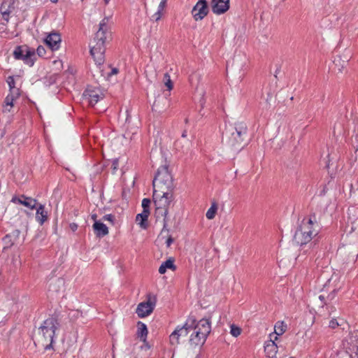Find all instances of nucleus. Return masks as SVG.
<instances>
[{
	"label": "nucleus",
	"instance_id": "1",
	"mask_svg": "<svg viewBox=\"0 0 358 358\" xmlns=\"http://www.w3.org/2000/svg\"><path fill=\"white\" fill-rule=\"evenodd\" d=\"M247 130L244 122L229 125L224 133L223 141L232 150H239L247 143Z\"/></svg>",
	"mask_w": 358,
	"mask_h": 358
},
{
	"label": "nucleus",
	"instance_id": "2",
	"mask_svg": "<svg viewBox=\"0 0 358 358\" xmlns=\"http://www.w3.org/2000/svg\"><path fill=\"white\" fill-rule=\"evenodd\" d=\"M108 21V20L107 18H104L101 21L99 29L94 38V43H95V44L90 48L91 55L98 65L102 64L104 62V52L106 50L104 44L106 40L110 36Z\"/></svg>",
	"mask_w": 358,
	"mask_h": 358
},
{
	"label": "nucleus",
	"instance_id": "3",
	"mask_svg": "<svg viewBox=\"0 0 358 358\" xmlns=\"http://www.w3.org/2000/svg\"><path fill=\"white\" fill-rule=\"evenodd\" d=\"M319 232V225L315 215L306 217L297 228L294 236V241L300 245L309 243Z\"/></svg>",
	"mask_w": 358,
	"mask_h": 358
},
{
	"label": "nucleus",
	"instance_id": "4",
	"mask_svg": "<svg viewBox=\"0 0 358 358\" xmlns=\"http://www.w3.org/2000/svg\"><path fill=\"white\" fill-rule=\"evenodd\" d=\"M59 327V323L57 318L51 317L46 319L38 329L36 336L37 343L45 350L50 349L55 331L58 329Z\"/></svg>",
	"mask_w": 358,
	"mask_h": 358
},
{
	"label": "nucleus",
	"instance_id": "5",
	"mask_svg": "<svg viewBox=\"0 0 358 358\" xmlns=\"http://www.w3.org/2000/svg\"><path fill=\"white\" fill-rule=\"evenodd\" d=\"M211 326L209 319L196 320L191 317L189 329V343L192 345H202L206 342L207 336L210 334Z\"/></svg>",
	"mask_w": 358,
	"mask_h": 358
},
{
	"label": "nucleus",
	"instance_id": "6",
	"mask_svg": "<svg viewBox=\"0 0 358 358\" xmlns=\"http://www.w3.org/2000/svg\"><path fill=\"white\" fill-rule=\"evenodd\" d=\"M153 191L162 192L164 190H173V184L172 176L168 171L167 166H162L157 169L152 181Z\"/></svg>",
	"mask_w": 358,
	"mask_h": 358
},
{
	"label": "nucleus",
	"instance_id": "7",
	"mask_svg": "<svg viewBox=\"0 0 358 358\" xmlns=\"http://www.w3.org/2000/svg\"><path fill=\"white\" fill-rule=\"evenodd\" d=\"M153 199L156 206V211L162 216L166 217L168 209L173 200V190H164L162 192L153 191Z\"/></svg>",
	"mask_w": 358,
	"mask_h": 358
},
{
	"label": "nucleus",
	"instance_id": "8",
	"mask_svg": "<svg viewBox=\"0 0 358 358\" xmlns=\"http://www.w3.org/2000/svg\"><path fill=\"white\" fill-rule=\"evenodd\" d=\"M157 303V297L154 294H149L147 296V301L140 303L136 308V313L139 317H145L150 315Z\"/></svg>",
	"mask_w": 358,
	"mask_h": 358
},
{
	"label": "nucleus",
	"instance_id": "9",
	"mask_svg": "<svg viewBox=\"0 0 358 358\" xmlns=\"http://www.w3.org/2000/svg\"><path fill=\"white\" fill-rule=\"evenodd\" d=\"M13 55L16 59H22L30 66L34 64L32 57L35 55L34 50H30L27 46H17L13 52Z\"/></svg>",
	"mask_w": 358,
	"mask_h": 358
},
{
	"label": "nucleus",
	"instance_id": "10",
	"mask_svg": "<svg viewBox=\"0 0 358 358\" xmlns=\"http://www.w3.org/2000/svg\"><path fill=\"white\" fill-rule=\"evenodd\" d=\"M190 320L189 317L182 327H178L169 336L170 343L172 345H177L180 343V338L187 337L189 334L190 329Z\"/></svg>",
	"mask_w": 358,
	"mask_h": 358
},
{
	"label": "nucleus",
	"instance_id": "11",
	"mask_svg": "<svg viewBox=\"0 0 358 358\" xmlns=\"http://www.w3.org/2000/svg\"><path fill=\"white\" fill-rule=\"evenodd\" d=\"M208 13V6L206 0H199L192 10V15L196 21L203 20Z\"/></svg>",
	"mask_w": 358,
	"mask_h": 358
},
{
	"label": "nucleus",
	"instance_id": "12",
	"mask_svg": "<svg viewBox=\"0 0 358 358\" xmlns=\"http://www.w3.org/2000/svg\"><path fill=\"white\" fill-rule=\"evenodd\" d=\"M83 96L91 106H94L99 100L103 99V94L99 87L89 86L84 92Z\"/></svg>",
	"mask_w": 358,
	"mask_h": 358
},
{
	"label": "nucleus",
	"instance_id": "13",
	"mask_svg": "<svg viewBox=\"0 0 358 358\" xmlns=\"http://www.w3.org/2000/svg\"><path fill=\"white\" fill-rule=\"evenodd\" d=\"M271 339L266 342L264 345V351L266 354V356L269 358H278L277 352L278 348L281 346H278L275 341L278 340V336H275L273 339V334H270Z\"/></svg>",
	"mask_w": 358,
	"mask_h": 358
},
{
	"label": "nucleus",
	"instance_id": "14",
	"mask_svg": "<svg viewBox=\"0 0 358 358\" xmlns=\"http://www.w3.org/2000/svg\"><path fill=\"white\" fill-rule=\"evenodd\" d=\"M212 11L216 15H221L229 9V0H211Z\"/></svg>",
	"mask_w": 358,
	"mask_h": 358
},
{
	"label": "nucleus",
	"instance_id": "15",
	"mask_svg": "<svg viewBox=\"0 0 358 358\" xmlns=\"http://www.w3.org/2000/svg\"><path fill=\"white\" fill-rule=\"evenodd\" d=\"M61 41V36L57 32L50 33L45 39V43L52 50H58L60 46Z\"/></svg>",
	"mask_w": 358,
	"mask_h": 358
},
{
	"label": "nucleus",
	"instance_id": "16",
	"mask_svg": "<svg viewBox=\"0 0 358 358\" xmlns=\"http://www.w3.org/2000/svg\"><path fill=\"white\" fill-rule=\"evenodd\" d=\"M20 231L18 229L13 230L11 233L7 234L3 238V241L4 243L3 249L11 247L20 238Z\"/></svg>",
	"mask_w": 358,
	"mask_h": 358
},
{
	"label": "nucleus",
	"instance_id": "17",
	"mask_svg": "<svg viewBox=\"0 0 358 358\" xmlns=\"http://www.w3.org/2000/svg\"><path fill=\"white\" fill-rule=\"evenodd\" d=\"M20 96L19 90H14L7 95L5 99L4 111L10 112V108L14 105V101L18 99Z\"/></svg>",
	"mask_w": 358,
	"mask_h": 358
},
{
	"label": "nucleus",
	"instance_id": "18",
	"mask_svg": "<svg viewBox=\"0 0 358 358\" xmlns=\"http://www.w3.org/2000/svg\"><path fill=\"white\" fill-rule=\"evenodd\" d=\"M36 220L41 225L43 224L48 220V212L45 210V207L42 204L36 206Z\"/></svg>",
	"mask_w": 358,
	"mask_h": 358
},
{
	"label": "nucleus",
	"instance_id": "19",
	"mask_svg": "<svg viewBox=\"0 0 358 358\" xmlns=\"http://www.w3.org/2000/svg\"><path fill=\"white\" fill-rule=\"evenodd\" d=\"M93 229L96 235L99 237H103L108 234V229L103 223L96 221L93 224Z\"/></svg>",
	"mask_w": 358,
	"mask_h": 358
},
{
	"label": "nucleus",
	"instance_id": "20",
	"mask_svg": "<svg viewBox=\"0 0 358 358\" xmlns=\"http://www.w3.org/2000/svg\"><path fill=\"white\" fill-rule=\"evenodd\" d=\"M150 215V210H143L141 213L136 215V221L138 224L143 229H146L148 227L147 220Z\"/></svg>",
	"mask_w": 358,
	"mask_h": 358
},
{
	"label": "nucleus",
	"instance_id": "21",
	"mask_svg": "<svg viewBox=\"0 0 358 358\" xmlns=\"http://www.w3.org/2000/svg\"><path fill=\"white\" fill-rule=\"evenodd\" d=\"M167 268H170L173 271L176 270V267L174 265V259L173 258H169L161 264L159 268V273L164 274L166 273Z\"/></svg>",
	"mask_w": 358,
	"mask_h": 358
},
{
	"label": "nucleus",
	"instance_id": "22",
	"mask_svg": "<svg viewBox=\"0 0 358 358\" xmlns=\"http://www.w3.org/2000/svg\"><path fill=\"white\" fill-rule=\"evenodd\" d=\"M137 327L138 336L141 338V340L145 341L148 335V329L146 325L141 322H138L137 324Z\"/></svg>",
	"mask_w": 358,
	"mask_h": 358
},
{
	"label": "nucleus",
	"instance_id": "23",
	"mask_svg": "<svg viewBox=\"0 0 358 358\" xmlns=\"http://www.w3.org/2000/svg\"><path fill=\"white\" fill-rule=\"evenodd\" d=\"M287 329V325L284 323V322H278L275 324L274 327V333L272 334H275L277 336L283 334Z\"/></svg>",
	"mask_w": 358,
	"mask_h": 358
},
{
	"label": "nucleus",
	"instance_id": "24",
	"mask_svg": "<svg viewBox=\"0 0 358 358\" xmlns=\"http://www.w3.org/2000/svg\"><path fill=\"white\" fill-rule=\"evenodd\" d=\"M167 0H162L159 6L157 11L152 16V18L155 21H158L161 19L162 16V11L166 6Z\"/></svg>",
	"mask_w": 358,
	"mask_h": 358
},
{
	"label": "nucleus",
	"instance_id": "25",
	"mask_svg": "<svg viewBox=\"0 0 358 358\" xmlns=\"http://www.w3.org/2000/svg\"><path fill=\"white\" fill-rule=\"evenodd\" d=\"M24 206L30 209H34L38 206L37 201L33 198L24 196Z\"/></svg>",
	"mask_w": 358,
	"mask_h": 358
},
{
	"label": "nucleus",
	"instance_id": "26",
	"mask_svg": "<svg viewBox=\"0 0 358 358\" xmlns=\"http://www.w3.org/2000/svg\"><path fill=\"white\" fill-rule=\"evenodd\" d=\"M217 210V206L215 203H212L210 208L206 212V217L208 220H212L215 217L216 212Z\"/></svg>",
	"mask_w": 358,
	"mask_h": 358
},
{
	"label": "nucleus",
	"instance_id": "27",
	"mask_svg": "<svg viewBox=\"0 0 358 358\" xmlns=\"http://www.w3.org/2000/svg\"><path fill=\"white\" fill-rule=\"evenodd\" d=\"M164 85L167 87L168 90L170 91L173 89V82L171 80L170 76L168 73L164 74Z\"/></svg>",
	"mask_w": 358,
	"mask_h": 358
},
{
	"label": "nucleus",
	"instance_id": "28",
	"mask_svg": "<svg viewBox=\"0 0 358 358\" xmlns=\"http://www.w3.org/2000/svg\"><path fill=\"white\" fill-rule=\"evenodd\" d=\"M230 333H231V334L233 336L237 337V336H238L241 334V329L238 327H236V326L233 324V325L231 326Z\"/></svg>",
	"mask_w": 358,
	"mask_h": 358
},
{
	"label": "nucleus",
	"instance_id": "29",
	"mask_svg": "<svg viewBox=\"0 0 358 358\" xmlns=\"http://www.w3.org/2000/svg\"><path fill=\"white\" fill-rule=\"evenodd\" d=\"M8 84L10 87V92L13 91L14 90H19L18 88H16L15 86V80L14 78L12 76L8 77Z\"/></svg>",
	"mask_w": 358,
	"mask_h": 358
},
{
	"label": "nucleus",
	"instance_id": "30",
	"mask_svg": "<svg viewBox=\"0 0 358 358\" xmlns=\"http://www.w3.org/2000/svg\"><path fill=\"white\" fill-rule=\"evenodd\" d=\"M11 202L17 203L24 206V195H21L20 197L14 196L11 199Z\"/></svg>",
	"mask_w": 358,
	"mask_h": 358
},
{
	"label": "nucleus",
	"instance_id": "31",
	"mask_svg": "<svg viewBox=\"0 0 358 358\" xmlns=\"http://www.w3.org/2000/svg\"><path fill=\"white\" fill-rule=\"evenodd\" d=\"M63 285L64 280L61 278H57L55 280V283H52L50 287L52 289H55V287L56 285H57V287H59L60 286H63Z\"/></svg>",
	"mask_w": 358,
	"mask_h": 358
},
{
	"label": "nucleus",
	"instance_id": "32",
	"mask_svg": "<svg viewBox=\"0 0 358 358\" xmlns=\"http://www.w3.org/2000/svg\"><path fill=\"white\" fill-rule=\"evenodd\" d=\"M150 200L149 199H143L142 201L143 210H150Z\"/></svg>",
	"mask_w": 358,
	"mask_h": 358
},
{
	"label": "nucleus",
	"instance_id": "33",
	"mask_svg": "<svg viewBox=\"0 0 358 358\" xmlns=\"http://www.w3.org/2000/svg\"><path fill=\"white\" fill-rule=\"evenodd\" d=\"M103 219V220L109 221L111 223H113L115 217H114V215L109 214V215H104Z\"/></svg>",
	"mask_w": 358,
	"mask_h": 358
},
{
	"label": "nucleus",
	"instance_id": "34",
	"mask_svg": "<svg viewBox=\"0 0 358 358\" xmlns=\"http://www.w3.org/2000/svg\"><path fill=\"white\" fill-rule=\"evenodd\" d=\"M36 52L39 56H43L45 54V50L43 46L40 45L38 47Z\"/></svg>",
	"mask_w": 358,
	"mask_h": 358
},
{
	"label": "nucleus",
	"instance_id": "35",
	"mask_svg": "<svg viewBox=\"0 0 358 358\" xmlns=\"http://www.w3.org/2000/svg\"><path fill=\"white\" fill-rule=\"evenodd\" d=\"M338 326V322L336 321V320L335 319H333L330 321L329 322V327L332 329H334L336 328V327Z\"/></svg>",
	"mask_w": 358,
	"mask_h": 358
},
{
	"label": "nucleus",
	"instance_id": "36",
	"mask_svg": "<svg viewBox=\"0 0 358 358\" xmlns=\"http://www.w3.org/2000/svg\"><path fill=\"white\" fill-rule=\"evenodd\" d=\"M173 242V238L171 236H169L166 241V246L169 247Z\"/></svg>",
	"mask_w": 358,
	"mask_h": 358
},
{
	"label": "nucleus",
	"instance_id": "37",
	"mask_svg": "<svg viewBox=\"0 0 358 358\" xmlns=\"http://www.w3.org/2000/svg\"><path fill=\"white\" fill-rule=\"evenodd\" d=\"M69 228L71 229V231H76L78 229V224H76V223H71L69 224Z\"/></svg>",
	"mask_w": 358,
	"mask_h": 358
},
{
	"label": "nucleus",
	"instance_id": "38",
	"mask_svg": "<svg viewBox=\"0 0 358 358\" xmlns=\"http://www.w3.org/2000/svg\"><path fill=\"white\" fill-rule=\"evenodd\" d=\"M358 190V180H356L355 184L351 185V190Z\"/></svg>",
	"mask_w": 358,
	"mask_h": 358
},
{
	"label": "nucleus",
	"instance_id": "39",
	"mask_svg": "<svg viewBox=\"0 0 358 358\" xmlns=\"http://www.w3.org/2000/svg\"><path fill=\"white\" fill-rule=\"evenodd\" d=\"M117 71H117V69H113L112 70L111 73H110V75H111V74H117Z\"/></svg>",
	"mask_w": 358,
	"mask_h": 358
},
{
	"label": "nucleus",
	"instance_id": "40",
	"mask_svg": "<svg viewBox=\"0 0 358 358\" xmlns=\"http://www.w3.org/2000/svg\"><path fill=\"white\" fill-rule=\"evenodd\" d=\"M96 217H97V216H96V214H93V215H92V219L93 220H94V222L96 221Z\"/></svg>",
	"mask_w": 358,
	"mask_h": 358
},
{
	"label": "nucleus",
	"instance_id": "41",
	"mask_svg": "<svg viewBox=\"0 0 358 358\" xmlns=\"http://www.w3.org/2000/svg\"><path fill=\"white\" fill-rule=\"evenodd\" d=\"M117 161H115V162H113V165L114 166V169H117V166H117Z\"/></svg>",
	"mask_w": 358,
	"mask_h": 358
},
{
	"label": "nucleus",
	"instance_id": "42",
	"mask_svg": "<svg viewBox=\"0 0 358 358\" xmlns=\"http://www.w3.org/2000/svg\"><path fill=\"white\" fill-rule=\"evenodd\" d=\"M182 137H184V138H185V137L187 136V133H186V131H184V132L182 133Z\"/></svg>",
	"mask_w": 358,
	"mask_h": 358
},
{
	"label": "nucleus",
	"instance_id": "43",
	"mask_svg": "<svg viewBox=\"0 0 358 358\" xmlns=\"http://www.w3.org/2000/svg\"><path fill=\"white\" fill-rule=\"evenodd\" d=\"M2 14H3V16L6 15H8V13H7L6 11L2 12Z\"/></svg>",
	"mask_w": 358,
	"mask_h": 358
},
{
	"label": "nucleus",
	"instance_id": "44",
	"mask_svg": "<svg viewBox=\"0 0 358 358\" xmlns=\"http://www.w3.org/2000/svg\"><path fill=\"white\" fill-rule=\"evenodd\" d=\"M319 298H320V299L321 301H323V300H324V297L322 295H320V296H319Z\"/></svg>",
	"mask_w": 358,
	"mask_h": 358
},
{
	"label": "nucleus",
	"instance_id": "45",
	"mask_svg": "<svg viewBox=\"0 0 358 358\" xmlns=\"http://www.w3.org/2000/svg\"><path fill=\"white\" fill-rule=\"evenodd\" d=\"M50 1H51L52 3H57V2L58 1V0H50Z\"/></svg>",
	"mask_w": 358,
	"mask_h": 358
},
{
	"label": "nucleus",
	"instance_id": "46",
	"mask_svg": "<svg viewBox=\"0 0 358 358\" xmlns=\"http://www.w3.org/2000/svg\"><path fill=\"white\" fill-rule=\"evenodd\" d=\"M50 1H51L52 3H57V2L58 1V0H50Z\"/></svg>",
	"mask_w": 358,
	"mask_h": 358
},
{
	"label": "nucleus",
	"instance_id": "47",
	"mask_svg": "<svg viewBox=\"0 0 358 358\" xmlns=\"http://www.w3.org/2000/svg\"><path fill=\"white\" fill-rule=\"evenodd\" d=\"M103 1H104L105 3L107 4V3H108L110 0H103Z\"/></svg>",
	"mask_w": 358,
	"mask_h": 358
},
{
	"label": "nucleus",
	"instance_id": "48",
	"mask_svg": "<svg viewBox=\"0 0 358 358\" xmlns=\"http://www.w3.org/2000/svg\"><path fill=\"white\" fill-rule=\"evenodd\" d=\"M193 77H194V75H192V76H190L189 80H190V81H191V82L192 81Z\"/></svg>",
	"mask_w": 358,
	"mask_h": 358
},
{
	"label": "nucleus",
	"instance_id": "49",
	"mask_svg": "<svg viewBox=\"0 0 358 358\" xmlns=\"http://www.w3.org/2000/svg\"><path fill=\"white\" fill-rule=\"evenodd\" d=\"M290 358H294V357H290Z\"/></svg>",
	"mask_w": 358,
	"mask_h": 358
}]
</instances>
